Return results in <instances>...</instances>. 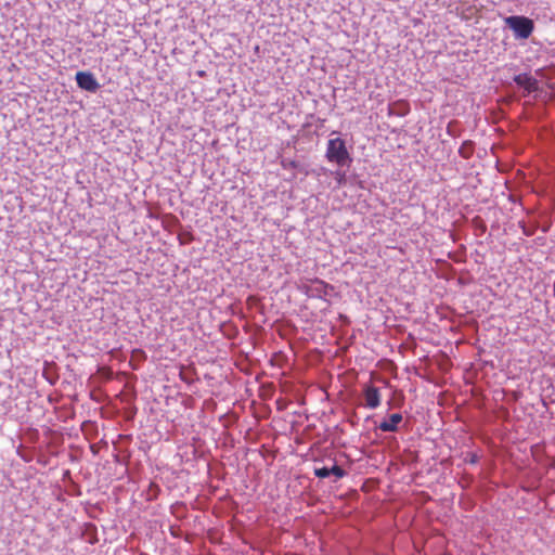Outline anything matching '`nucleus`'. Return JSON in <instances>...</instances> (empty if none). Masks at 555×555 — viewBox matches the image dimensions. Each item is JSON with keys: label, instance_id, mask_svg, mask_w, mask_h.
<instances>
[{"label": "nucleus", "instance_id": "obj_1", "mask_svg": "<svg viewBox=\"0 0 555 555\" xmlns=\"http://www.w3.org/2000/svg\"><path fill=\"white\" fill-rule=\"evenodd\" d=\"M325 157L330 163H334L339 167L349 165L352 162L346 142L341 138L327 141Z\"/></svg>", "mask_w": 555, "mask_h": 555}, {"label": "nucleus", "instance_id": "obj_6", "mask_svg": "<svg viewBox=\"0 0 555 555\" xmlns=\"http://www.w3.org/2000/svg\"><path fill=\"white\" fill-rule=\"evenodd\" d=\"M514 81L521 88H524L528 93H531L538 89V81L531 75L528 74H519L515 76Z\"/></svg>", "mask_w": 555, "mask_h": 555}, {"label": "nucleus", "instance_id": "obj_4", "mask_svg": "<svg viewBox=\"0 0 555 555\" xmlns=\"http://www.w3.org/2000/svg\"><path fill=\"white\" fill-rule=\"evenodd\" d=\"M304 288L308 295L318 297L327 296L328 292L333 291L330 284L319 279L311 280L310 285H305Z\"/></svg>", "mask_w": 555, "mask_h": 555}, {"label": "nucleus", "instance_id": "obj_2", "mask_svg": "<svg viewBox=\"0 0 555 555\" xmlns=\"http://www.w3.org/2000/svg\"><path fill=\"white\" fill-rule=\"evenodd\" d=\"M505 24L514 31L517 38L527 39L531 36L533 22L525 16L513 15L505 18Z\"/></svg>", "mask_w": 555, "mask_h": 555}, {"label": "nucleus", "instance_id": "obj_7", "mask_svg": "<svg viewBox=\"0 0 555 555\" xmlns=\"http://www.w3.org/2000/svg\"><path fill=\"white\" fill-rule=\"evenodd\" d=\"M402 421V415L399 414V413H393L389 416L388 420L386 421H383L378 428L382 430V431H385V433H390V431H396L397 428H398V424Z\"/></svg>", "mask_w": 555, "mask_h": 555}, {"label": "nucleus", "instance_id": "obj_5", "mask_svg": "<svg viewBox=\"0 0 555 555\" xmlns=\"http://www.w3.org/2000/svg\"><path fill=\"white\" fill-rule=\"evenodd\" d=\"M76 82L79 88L90 92H95L99 88L96 79L88 72H78L76 74Z\"/></svg>", "mask_w": 555, "mask_h": 555}, {"label": "nucleus", "instance_id": "obj_9", "mask_svg": "<svg viewBox=\"0 0 555 555\" xmlns=\"http://www.w3.org/2000/svg\"><path fill=\"white\" fill-rule=\"evenodd\" d=\"M314 474L319 478H327L331 476L328 467H320L314 469Z\"/></svg>", "mask_w": 555, "mask_h": 555}, {"label": "nucleus", "instance_id": "obj_8", "mask_svg": "<svg viewBox=\"0 0 555 555\" xmlns=\"http://www.w3.org/2000/svg\"><path fill=\"white\" fill-rule=\"evenodd\" d=\"M330 474L331 475H334L337 479L339 478H343L345 476V470L338 466V465H333L331 468H330Z\"/></svg>", "mask_w": 555, "mask_h": 555}, {"label": "nucleus", "instance_id": "obj_11", "mask_svg": "<svg viewBox=\"0 0 555 555\" xmlns=\"http://www.w3.org/2000/svg\"><path fill=\"white\" fill-rule=\"evenodd\" d=\"M464 149H465V147H464V146H462V147L460 149V153H461V154H463V155H464V157H468V154H464Z\"/></svg>", "mask_w": 555, "mask_h": 555}, {"label": "nucleus", "instance_id": "obj_3", "mask_svg": "<svg viewBox=\"0 0 555 555\" xmlns=\"http://www.w3.org/2000/svg\"><path fill=\"white\" fill-rule=\"evenodd\" d=\"M363 396L365 399V406L369 409H376L380 405L382 395L377 387L366 384L363 387Z\"/></svg>", "mask_w": 555, "mask_h": 555}, {"label": "nucleus", "instance_id": "obj_10", "mask_svg": "<svg viewBox=\"0 0 555 555\" xmlns=\"http://www.w3.org/2000/svg\"><path fill=\"white\" fill-rule=\"evenodd\" d=\"M334 177L339 185L344 184L346 182V175L345 172L340 170H336L334 173Z\"/></svg>", "mask_w": 555, "mask_h": 555}]
</instances>
